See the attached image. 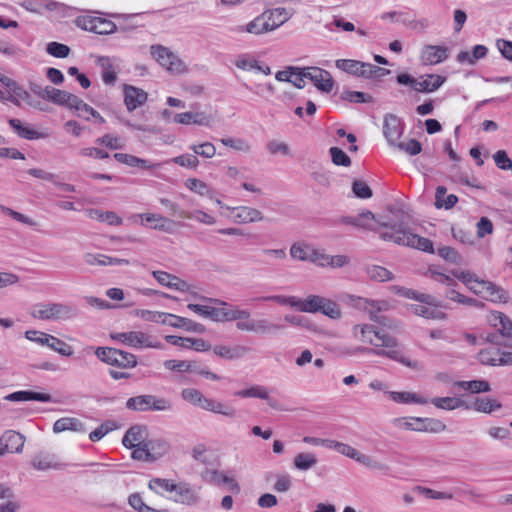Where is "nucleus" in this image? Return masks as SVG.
<instances>
[{
  "instance_id": "nucleus-22",
  "label": "nucleus",
  "mask_w": 512,
  "mask_h": 512,
  "mask_svg": "<svg viewBox=\"0 0 512 512\" xmlns=\"http://www.w3.org/2000/svg\"><path fill=\"white\" fill-rule=\"evenodd\" d=\"M262 13L266 22L269 23L268 28L270 32H273L291 19L294 15V10L286 7H276L266 9Z\"/></svg>"
},
{
  "instance_id": "nucleus-57",
  "label": "nucleus",
  "mask_w": 512,
  "mask_h": 512,
  "mask_svg": "<svg viewBox=\"0 0 512 512\" xmlns=\"http://www.w3.org/2000/svg\"><path fill=\"white\" fill-rule=\"evenodd\" d=\"M260 299L263 301H273L280 305H288L290 307L296 308L298 311L301 312L302 299L297 298L295 296L270 295L261 297Z\"/></svg>"
},
{
  "instance_id": "nucleus-19",
  "label": "nucleus",
  "mask_w": 512,
  "mask_h": 512,
  "mask_svg": "<svg viewBox=\"0 0 512 512\" xmlns=\"http://www.w3.org/2000/svg\"><path fill=\"white\" fill-rule=\"evenodd\" d=\"M213 354L227 361H234L245 357L250 349L242 344H216L211 346Z\"/></svg>"
},
{
  "instance_id": "nucleus-37",
  "label": "nucleus",
  "mask_w": 512,
  "mask_h": 512,
  "mask_svg": "<svg viewBox=\"0 0 512 512\" xmlns=\"http://www.w3.org/2000/svg\"><path fill=\"white\" fill-rule=\"evenodd\" d=\"M85 214L90 219H95L99 222L107 223L111 226H120L123 220L115 212L112 211H101L99 209H87Z\"/></svg>"
},
{
  "instance_id": "nucleus-21",
  "label": "nucleus",
  "mask_w": 512,
  "mask_h": 512,
  "mask_svg": "<svg viewBox=\"0 0 512 512\" xmlns=\"http://www.w3.org/2000/svg\"><path fill=\"white\" fill-rule=\"evenodd\" d=\"M229 217L237 224L256 223L264 220V215L260 210L249 206L232 207Z\"/></svg>"
},
{
  "instance_id": "nucleus-10",
  "label": "nucleus",
  "mask_w": 512,
  "mask_h": 512,
  "mask_svg": "<svg viewBox=\"0 0 512 512\" xmlns=\"http://www.w3.org/2000/svg\"><path fill=\"white\" fill-rule=\"evenodd\" d=\"M150 51L152 57L170 73L182 74L186 72L185 63L168 47L159 44L152 45Z\"/></svg>"
},
{
  "instance_id": "nucleus-6",
  "label": "nucleus",
  "mask_w": 512,
  "mask_h": 512,
  "mask_svg": "<svg viewBox=\"0 0 512 512\" xmlns=\"http://www.w3.org/2000/svg\"><path fill=\"white\" fill-rule=\"evenodd\" d=\"M301 312L321 313L332 320H339L342 317L340 305L330 298L321 295L310 294L302 299Z\"/></svg>"
},
{
  "instance_id": "nucleus-1",
  "label": "nucleus",
  "mask_w": 512,
  "mask_h": 512,
  "mask_svg": "<svg viewBox=\"0 0 512 512\" xmlns=\"http://www.w3.org/2000/svg\"><path fill=\"white\" fill-rule=\"evenodd\" d=\"M352 335L356 340L374 347L373 349L358 348L360 351H370L376 356L387 357L414 370L421 368L418 361L409 359L399 349L397 338L375 328L373 325L356 324L352 328Z\"/></svg>"
},
{
  "instance_id": "nucleus-9",
  "label": "nucleus",
  "mask_w": 512,
  "mask_h": 512,
  "mask_svg": "<svg viewBox=\"0 0 512 512\" xmlns=\"http://www.w3.org/2000/svg\"><path fill=\"white\" fill-rule=\"evenodd\" d=\"M0 83L6 87L4 94H0L1 102H11L20 106L22 102L34 108H40V102L33 100L32 96L21 88L14 80L0 73Z\"/></svg>"
},
{
  "instance_id": "nucleus-60",
  "label": "nucleus",
  "mask_w": 512,
  "mask_h": 512,
  "mask_svg": "<svg viewBox=\"0 0 512 512\" xmlns=\"http://www.w3.org/2000/svg\"><path fill=\"white\" fill-rule=\"evenodd\" d=\"M53 94L54 95H53L52 103L60 105V106H64L70 110L73 109V105L78 97L70 92L60 90L57 88L55 89V92H53Z\"/></svg>"
},
{
  "instance_id": "nucleus-44",
  "label": "nucleus",
  "mask_w": 512,
  "mask_h": 512,
  "mask_svg": "<svg viewBox=\"0 0 512 512\" xmlns=\"http://www.w3.org/2000/svg\"><path fill=\"white\" fill-rule=\"evenodd\" d=\"M317 464V456L312 452L297 453L293 459V467L298 471H308Z\"/></svg>"
},
{
  "instance_id": "nucleus-15",
  "label": "nucleus",
  "mask_w": 512,
  "mask_h": 512,
  "mask_svg": "<svg viewBox=\"0 0 512 512\" xmlns=\"http://www.w3.org/2000/svg\"><path fill=\"white\" fill-rule=\"evenodd\" d=\"M236 328L239 331L251 332L256 334H266L272 331L281 329V326L275 323L269 322L267 319H248L236 320Z\"/></svg>"
},
{
  "instance_id": "nucleus-31",
  "label": "nucleus",
  "mask_w": 512,
  "mask_h": 512,
  "mask_svg": "<svg viewBox=\"0 0 512 512\" xmlns=\"http://www.w3.org/2000/svg\"><path fill=\"white\" fill-rule=\"evenodd\" d=\"M234 395L240 398L262 399L267 401L272 408H276L275 400L270 398L269 389L263 385H252L249 388L236 391Z\"/></svg>"
},
{
  "instance_id": "nucleus-26",
  "label": "nucleus",
  "mask_w": 512,
  "mask_h": 512,
  "mask_svg": "<svg viewBox=\"0 0 512 512\" xmlns=\"http://www.w3.org/2000/svg\"><path fill=\"white\" fill-rule=\"evenodd\" d=\"M147 437L148 433L145 426L134 425L126 431L122 443L126 448L132 449V447L145 444L148 441Z\"/></svg>"
},
{
  "instance_id": "nucleus-39",
  "label": "nucleus",
  "mask_w": 512,
  "mask_h": 512,
  "mask_svg": "<svg viewBox=\"0 0 512 512\" xmlns=\"http://www.w3.org/2000/svg\"><path fill=\"white\" fill-rule=\"evenodd\" d=\"M53 431L55 433H61L64 431H75L85 432L83 423L74 417H62L55 421L53 425Z\"/></svg>"
},
{
  "instance_id": "nucleus-46",
  "label": "nucleus",
  "mask_w": 512,
  "mask_h": 512,
  "mask_svg": "<svg viewBox=\"0 0 512 512\" xmlns=\"http://www.w3.org/2000/svg\"><path fill=\"white\" fill-rule=\"evenodd\" d=\"M9 125L16 131L18 136H20L21 138L28 140H36L43 138V135L40 132L34 130L30 126L23 125L21 121L18 119H10Z\"/></svg>"
},
{
  "instance_id": "nucleus-18",
  "label": "nucleus",
  "mask_w": 512,
  "mask_h": 512,
  "mask_svg": "<svg viewBox=\"0 0 512 512\" xmlns=\"http://www.w3.org/2000/svg\"><path fill=\"white\" fill-rule=\"evenodd\" d=\"M404 132V123L394 114H386L383 120V135L389 145L394 146Z\"/></svg>"
},
{
  "instance_id": "nucleus-38",
  "label": "nucleus",
  "mask_w": 512,
  "mask_h": 512,
  "mask_svg": "<svg viewBox=\"0 0 512 512\" xmlns=\"http://www.w3.org/2000/svg\"><path fill=\"white\" fill-rule=\"evenodd\" d=\"M151 460H159L170 451V443L163 438H153L147 441Z\"/></svg>"
},
{
  "instance_id": "nucleus-55",
  "label": "nucleus",
  "mask_w": 512,
  "mask_h": 512,
  "mask_svg": "<svg viewBox=\"0 0 512 512\" xmlns=\"http://www.w3.org/2000/svg\"><path fill=\"white\" fill-rule=\"evenodd\" d=\"M423 422L422 417H400L394 420V425L405 430L422 432Z\"/></svg>"
},
{
  "instance_id": "nucleus-4",
  "label": "nucleus",
  "mask_w": 512,
  "mask_h": 512,
  "mask_svg": "<svg viewBox=\"0 0 512 512\" xmlns=\"http://www.w3.org/2000/svg\"><path fill=\"white\" fill-rule=\"evenodd\" d=\"M452 275L460 280L474 294L494 303H506L508 293L492 282L478 278L474 273L463 270H453Z\"/></svg>"
},
{
  "instance_id": "nucleus-30",
  "label": "nucleus",
  "mask_w": 512,
  "mask_h": 512,
  "mask_svg": "<svg viewBox=\"0 0 512 512\" xmlns=\"http://www.w3.org/2000/svg\"><path fill=\"white\" fill-rule=\"evenodd\" d=\"M174 121L179 124L189 125L196 124L202 126H210L214 118L210 114L204 112H184L179 113L174 117Z\"/></svg>"
},
{
  "instance_id": "nucleus-20",
  "label": "nucleus",
  "mask_w": 512,
  "mask_h": 512,
  "mask_svg": "<svg viewBox=\"0 0 512 512\" xmlns=\"http://www.w3.org/2000/svg\"><path fill=\"white\" fill-rule=\"evenodd\" d=\"M269 23L266 22L263 13L259 14L245 25H236L229 28V31L233 34L242 35L249 33L252 35H263L270 33L268 28Z\"/></svg>"
},
{
  "instance_id": "nucleus-8",
  "label": "nucleus",
  "mask_w": 512,
  "mask_h": 512,
  "mask_svg": "<svg viewBox=\"0 0 512 512\" xmlns=\"http://www.w3.org/2000/svg\"><path fill=\"white\" fill-rule=\"evenodd\" d=\"M111 338L123 345L134 349L164 348L161 341L142 331L117 332L111 334Z\"/></svg>"
},
{
  "instance_id": "nucleus-33",
  "label": "nucleus",
  "mask_w": 512,
  "mask_h": 512,
  "mask_svg": "<svg viewBox=\"0 0 512 512\" xmlns=\"http://www.w3.org/2000/svg\"><path fill=\"white\" fill-rule=\"evenodd\" d=\"M446 81V78L441 75L437 74H429L421 76L417 79L416 83V91L417 92H424V93H431L436 91L438 88H440L444 82Z\"/></svg>"
},
{
  "instance_id": "nucleus-43",
  "label": "nucleus",
  "mask_w": 512,
  "mask_h": 512,
  "mask_svg": "<svg viewBox=\"0 0 512 512\" xmlns=\"http://www.w3.org/2000/svg\"><path fill=\"white\" fill-rule=\"evenodd\" d=\"M97 64L102 70V80L107 85H113L116 82L117 71L114 67V62L110 57H99Z\"/></svg>"
},
{
  "instance_id": "nucleus-49",
  "label": "nucleus",
  "mask_w": 512,
  "mask_h": 512,
  "mask_svg": "<svg viewBox=\"0 0 512 512\" xmlns=\"http://www.w3.org/2000/svg\"><path fill=\"white\" fill-rule=\"evenodd\" d=\"M137 363V357L134 354L116 349L112 366L129 369L136 367Z\"/></svg>"
},
{
  "instance_id": "nucleus-27",
  "label": "nucleus",
  "mask_w": 512,
  "mask_h": 512,
  "mask_svg": "<svg viewBox=\"0 0 512 512\" xmlns=\"http://www.w3.org/2000/svg\"><path fill=\"white\" fill-rule=\"evenodd\" d=\"M174 492L175 497L173 500L176 503H181L184 505H193L197 503L199 499L196 489L187 482H180L176 484Z\"/></svg>"
},
{
  "instance_id": "nucleus-56",
  "label": "nucleus",
  "mask_w": 512,
  "mask_h": 512,
  "mask_svg": "<svg viewBox=\"0 0 512 512\" xmlns=\"http://www.w3.org/2000/svg\"><path fill=\"white\" fill-rule=\"evenodd\" d=\"M114 158L119 163L125 164L130 167H141L144 169H149L154 167V165H149L145 159L138 158L134 155L126 154V153H115Z\"/></svg>"
},
{
  "instance_id": "nucleus-61",
  "label": "nucleus",
  "mask_w": 512,
  "mask_h": 512,
  "mask_svg": "<svg viewBox=\"0 0 512 512\" xmlns=\"http://www.w3.org/2000/svg\"><path fill=\"white\" fill-rule=\"evenodd\" d=\"M136 317H139L147 322H155L165 324L167 314L165 312L151 311L146 309H137L133 312Z\"/></svg>"
},
{
  "instance_id": "nucleus-40",
  "label": "nucleus",
  "mask_w": 512,
  "mask_h": 512,
  "mask_svg": "<svg viewBox=\"0 0 512 512\" xmlns=\"http://www.w3.org/2000/svg\"><path fill=\"white\" fill-rule=\"evenodd\" d=\"M388 395L390 399L396 403L401 404H427L428 400L421 396L418 393L414 392H397V391H390L388 392Z\"/></svg>"
},
{
  "instance_id": "nucleus-17",
  "label": "nucleus",
  "mask_w": 512,
  "mask_h": 512,
  "mask_svg": "<svg viewBox=\"0 0 512 512\" xmlns=\"http://www.w3.org/2000/svg\"><path fill=\"white\" fill-rule=\"evenodd\" d=\"M307 80L311 81L314 86L323 93H330L334 88V80L325 69L320 67H307Z\"/></svg>"
},
{
  "instance_id": "nucleus-58",
  "label": "nucleus",
  "mask_w": 512,
  "mask_h": 512,
  "mask_svg": "<svg viewBox=\"0 0 512 512\" xmlns=\"http://www.w3.org/2000/svg\"><path fill=\"white\" fill-rule=\"evenodd\" d=\"M151 395H139L131 397L126 402V407L134 411H150Z\"/></svg>"
},
{
  "instance_id": "nucleus-14",
  "label": "nucleus",
  "mask_w": 512,
  "mask_h": 512,
  "mask_svg": "<svg viewBox=\"0 0 512 512\" xmlns=\"http://www.w3.org/2000/svg\"><path fill=\"white\" fill-rule=\"evenodd\" d=\"M442 308L447 307L442 305L434 296L432 303L412 304L409 306V310L415 315L432 320H445L447 318V314Z\"/></svg>"
},
{
  "instance_id": "nucleus-29",
  "label": "nucleus",
  "mask_w": 512,
  "mask_h": 512,
  "mask_svg": "<svg viewBox=\"0 0 512 512\" xmlns=\"http://www.w3.org/2000/svg\"><path fill=\"white\" fill-rule=\"evenodd\" d=\"M488 48L485 45H475L472 51L463 50L456 55V61L462 65L474 66L479 60L485 58Z\"/></svg>"
},
{
  "instance_id": "nucleus-59",
  "label": "nucleus",
  "mask_w": 512,
  "mask_h": 512,
  "mask_svg": "<svg viewBox=\"0 0 512 512\" xmlns=\"http://www.w3.org/2000/svg\"><path fill=\"white\" fill-rule=\"evenodd\" d=\"M313 248L305 243H294L290 247V255L295 260L310 261Z\"/></svg>"
},
{
  "instance_id": "nucleus-24",
  "label": "nucleus",
  "mask_w": 512,
  "mask_h": 512,
  "mask_svg": "<svg viewBox=\"0 0 512 512\" xmlns=\"http://www.w3.org/2000/svg\"><path fill=\"white\" fill-rule=\"evenodd\" d=\"M235 66L243 71L262 73L264 75L271 74L270 66L261 63L255 57L249 54H243L237 57L234 62Z\"/></svg>"
},
{
  "instance_id": "nucleus-5",
  "label": "nucleus",
  "mask_w": 512,
  "mask_h": 512,
  "mask_svg": "<svg viewBox=\"0 0 512 512\" xmlns=\"http://www.w3.org/2000/svg\"><path fill=\"white\" fill-rule=\"evenodd\" d=\"M181 397L184 401L199 407L203 410L220 414L226 417H234L236 411L234 408L211 398H207L196 388H184L181 391Z\"/></svg>"
},
{
  "instance_id": "nucleus-51",
  "label": "nucleus",
  "mask_w": 512,
  "mask_h": 512,
  "mask_svg": "<svg viewBox=\"0 0 512 512\" xmlns=\"http://www.w3.org/2000/svg\"><path fill=\"white\" fill-rule=\"evenodd\" d=\"M179 216L189 220H195L205 225H214L216 223L215 217L206 213L203 210L186 211L181 210L178 212Z\"/></svg>"
},
{
  "instance_id": "nucleus-42",
  "label": "nucleus",
  "mask_w": 512,
  "mask_h": 512,
  "mask_svg": "<svg viewBox=\"0 0 512 512\" xmlns=\"http://www.w3.org/2000/svg\"><path fill=\"white\" fill-rule=\"evenodd\" d=\"M454 387L469 391L473 394L486 393L491 391L490 383L486 380L477 379L470 381H457L454 383Z\"/></svg>"
},
{
  "instance_id": "nucleus-32",
  "label": "nucleus",
  "mask_w": 512,
  "mask_h": 512,
  "mask_svg": "<svg viewBox=\"0 0 512 512\" xmlns=\"http://www.w3.org/2000/svg\"><path fill=\"white\" fill-rule=\"evenodd\" d=\"M125 104L129 111L135 110L147 101V93L134 86L124 87Z\"/></svg>"
},
{
  "instance_id": "nucleus-2",
  "label": "nucleus",
  "mask_w": 512,
  "mask_h": 512,
  "mask_svg": "<svg viewBox=\"0 0 512 512\" xmlns=\"http://www.w3.org/2000/svg\"><path fill=\"white\" fill-rule=\"evenodd\" d=\"M380 227L385 228V231L379 232V236L384 241H391L395 244L416 248L418 250L434 253V247L431 240L420 237L417 234L411 233L404 229L400 224H391L387 221H376Z\"/></svg>"
},
{
  "instance_id": "nucleus-3",
  "label": "nucleus",
  "mask_w": 512,
  "mask_h": 512,
  "mask_svg": "<svg viewBox=\"0 0 512 512\" xmlns=\"http://www.w3.org/2000/svg\"><path fill=\"white\" fill-rule=\"evenodd\" d=\"M208 300L215 302L219 305V307L190 303L187 305V308L197 315L206 319L213 320L215 322H232L236 320L248 319V317L251 316L248 310L228 304L225 301L211 298Z\"/></svg>"
},
{
  "instance_id": "nucleus-11",
  "label": "nucleus",
  "mask_w": 512,
  "mask_h": 512,
  "mask_svg": "<svg viewBox=\"0 0 512 512\" xmlns=\"http://www.w3.org/2000/svg\"><path fill=\"white\" fill-rule=\"evenodd\" d=\"M337 452L356 461L357 463L363 465L369 470L378 471L383 474H387L390 470L387 464L380 462L369 455L359 452L357 449L350 446L349 444L340 442Z\"/></svg>"
},
{
  "instance_id": "nucleus-52",
  "label": "nucleus",
  "mask_w": 512,
  "mask_h": 512,
  "mask_svg": "<svg viewBox=\"0 0 512 512\" xmlns=\"http://www.w3.org/2000/svg\"><path fill=\"white\" fill-rule=\"evenodd\" d=\"M431 403L438 409L452 411L465 407V402L456 397H436L431 399Z\"/></svg>"
},
{
  "instance_id": "nucleus-34",
  "label": "nucleus",
  "mask_w": 512,
  "mask_h": 512,
  "mask_svg": "<svg viewBox=\"0 0 512 512\" xmlns=\"http://www.w3.org/2000/svg\"><path fill=\"white\" fill-rule=\"evenodd\" d=\"M465 407L472 408L476 412L492 414L501 410L503 405L500 401L491 397H476L470 406Z\"/></svg>"
},
{
  "instance_id": "nucleus-41",
  "label": "nucleus",
  "mask_w": 512,
  "mask_h": 512,
  "mask_svg": "<svg viewBox=\"0 0 512 512\" xmlns=\"http://www.w3.org/2000/svg\"><path fill=\"white\" fill-rule=\"evenodd\" d=\"M8 401H40L50 402L51 396L46 393H38L32 391H17L4 397Z\"/></svg>"
},
{
  "instance_id": "nucleus-28",
  "label": "nucleus",
  "mask_w": 512,
  "mask_h": 512,
  "mask_svg": "<svg viewBox=\"0 0 512 512\" xmlns=\"http://www.w3.org/2000/svg\"><path fill=\"white\" fill-rule=\"evenodd\" d=\"M374 221H376L375 215L370 211H365L358 216H344L340 219V223L342 224L371 231H378V229L373 225Z\"/></svg>"
},
{
  "instance_id": "nucleus-23",
  "label": "nucleus",
  "mask_w": 512,
  "mask_h": 512,
  "mask_svg": "<svg viewBox=\"0 0 512 512\" xmlns=\"http://www.w3.org/2000/svg\"><path fill=\"white\" fill-rule=\"evenodd\" d=\"M449 57V49L441 45H424L421 49L420 60L424 65H436Z\"/></svg>"
},
{
  "instance_id": "nucleus-36",
  "label": "nucleus",
  "mask_w": 512,
  "mask_h": 512,
  "mask_svg": "<svg viewBox=\"0 0 512 512\" xmlns=\"http://www.w3.org/2000/svg\"><path fill=\"white\" fill-rule=\"evenodd\" d=\"M2 444L10 453H21L25 444V437L14 430H8L2 435Z\"/></svg>"
},
{
  "instance_id": "nucleus-12",
  "label": "nucleus",
  "mask_w": 512,
  "mask_h": 512,
  "mask_svg": "<svg viewBox=\"0 0 512 512\" xmlns=\"http://www.w3.org/2000/svg\"><path fill=\"white\" fill-rule=\"evenodd\" d=\"M77 27L96 34H111L117 29L114 22L98 16L83 15L75 19Z\"/></svg>"
},
{
  "instance_id": "nucleus-48",
  "label": "nucleus",
  "mask_w": 512,
  "mask_h": 512,
  "mask_svg": "<svg viewBox=\"0 0 512 512\" xmlns=\"http://www.w3.org/2000/svg\"><path fill=\"white\" fill-rule=\"evenodd\" d=\"M446 192H447V189L444 186H439L436 189L435 206L438 209H441V208L450 209L458 202V197L456 195H454V194L446 195Z\"/></svg>"
},
{
  "instance_id": "nucleus-64",
  "label": "nucleus",
  "mask_w": 512,
  "mask_h": 512,
  "mask_svg": "<svg viewBox=\"0 0 512 512\" xmlns=\"http://www.w3.org/2000/svg\"><path fill=\"white\" fill-rule=\"evenodd\" d=\"M32 467L36 470H48L56 468L57 463L51 455L40 453L33 458Z\"/></svg>"
},
{
  "instance_id": "nucleus-13",
  "label": "nucleus",
  "mask_w": 512,
  "mask_h": 512,
  "mask_svg": "<svg viewBox=\"0 0 512 512\" xmlns=\"http://www.w3.org/2000/svg\"><path fill=\"white\" fill-rule=\"evenodd\" d=\"M152 276L155 278V280L161 286H164L166 288L176 290V291H179L182 293L193 294L196 296V294L194 292V287L176 275L170 274L166 271L155 270L152 272Z\"/></svg>"
},
{
  "instance_id": "nucleus-47",
  "label": "nucleus",
  "mask_w": 512,
  "mask_h": 512,
  "mask_svg": "<svg viewBox=\"0 0 512 512\" xmlns=\"http://www.w3.org/2000/svg\"><path fill=\"white\" fill-rule=\"evenodd\" d=\"M392 291L398 295H401L405 298L416 300L420 303H432L433 302V296L426 294V293H420L418 291H415L413 289L400 287V286H393Z\"/></svg>"
},
{
  "instance_id": "nucleus-54",
  "label": "nucleus",
  "mask_w": 512,
  "mask_h": 512,
  "mask_svg": "<svg viewBox=\"0 0 512 512\" xmlns=\"http://www.w3.org/2000/svg\"><path fill=\"white\" fill-rule=\"evenodd\" d=\"M163 366L170 371L175 372H194L196 371V362L189 360H166L163 362Z\"/></svg>"
},
{
  "instance_id": "nucleus-63",
  "label": "nucleus",
  "mask_w": 512,
  "mask_h": 512,
  "mask_svg": "<svg viewBox=\"0 0 512 512\" xmlns=\"http://www.w3.org/2000/svg\"><path fill=\"white\" fill-rule=\"evenodd\" d=\"M47 347L65 357H69L73 354L72 346L51 334Z\"/></svg>"
},
{
  "instance_id": "nucleus-50",
  "label": "nucleus",
  "mask_w": 512,
  "mask_h": 512,
  "mask_svg": "<svg viewBox=\"0 0 512 512\" xmlns=\"http://www.w3.org/2000/svg\"><path fill=\"white\" fill-rule=\"evenodd\" d=\"M390 74V70L386 68H381L379 66L361 62L360 63V69L358 76L367 78V79H373V78H381L386 75Z\"/></svg>"
},
{
  "instance_id": "nucleus-45",
  "label": "nucleus",
  "mask_w": 512,
  "mask_h": 512,
  "mask_svg": "<svg viewBox=\"0 0 512 512\" xmlns=\"http://www.w3.org/2000/svg\"><path fill=\"white\" fill-rule=\"evenodd\" d=\"M19 5L32 13H42L43 10H54L56 2L50 0H22Z\"/></svg>"
},
{
  "instance_id": "nucleus-25",
  "label": "nucleus",
  "mask_w": 512,
  "mask_h": 512,
  "mask_svg": "<svg viewBox=\"0 0 512 512\" xmlns=\"http://www.w3.org/2000/svg\"><path fill=\"white\" fill-rule=\"evenodd\" d=\"M134 218H139L142 225H144V222L152 223L151 228L166 233H172L175 225L173 220L155 213H141L135 215Z\"/></svg>"
},
{
  "instance_id": "nucleus-7",
  "label": "nucleus",
  "mask_w": 512,
  "mask_h": 512,
  "mask_svg": "<svg viewBox=\"0 0 512 512\" xmlns=\"http://www.w3.org/2000/svg\"><path fill=\"white\" fill-rule=\"evenodd\" d=\"M77 310L66 303H42L35 306L32 312L34 318L44 321H67L73 319Z\"/></svg>"
},
{
  "instance_id": "nucleus-62",
  "label": "nucleus",
  "mask_w": 512,
  "mask_h": 512,
  "mask_svg": "<svg viewBox=\"0 0 512 512\" xmlns=\"http://www.w3.org/2000/svg\"><path fill=\"white\" fill-rule=\"evenodd\" d=\"M366 273L368 277L375 281H389L393 279V274L388 269L378 266V265H370L366 268Z\"/></svg>"
},
{
  "instance_id": "nucleus-16",
  "label": "nucleus",
  "mask_w": 512,
  "mask_h": 512,
  "mask_svg": "<svg viewBox=\"0 0 512 512\" xmlns=\"http://www.w3.org/2000/svg\"><path fill=\"white\" fill-rule=\"evenodd\" d=\"M357 306L365 310L372 321L378 322L390 328L394 327L393 325L387 324L385 322V317H380L379 313L389 310L390 304L385 300H370L367 298H358Z\"/></svg>"
},
{
  "instance_id": "nucleus-53",
  "label": "nucleus",
  "mask_w": 512,
  "mask_h": 512,
  "mask_svg": "<svg viewBox=\"0 0 512 512\" xmlns=\"http://www.w3.org/2000/svg\"><path fill=\"white\" fill-rule=\"evenodd\" d=\"M490 323L503 334H510L512 331L511 320L501 312H492L489 317Z\"/></svg>"
},
{
  "instance_id": "nucleus-35",
  "label": "nucleus",
  "mask_w": 512,
  "mask_h": 512,
  "mask_svg": "<svg viewBox=\"0 0 512 512\" xmlns=\"http://www.w3.org/2000/svg\"><path fill=\"white\" fill-rule=\"evenodd\" d=\"M165 325H169L175 328H184L189 332H203L204 326L200 323H196L191 319L180 317L174 314H167Z\"/></svg>"
}]
</instances>
